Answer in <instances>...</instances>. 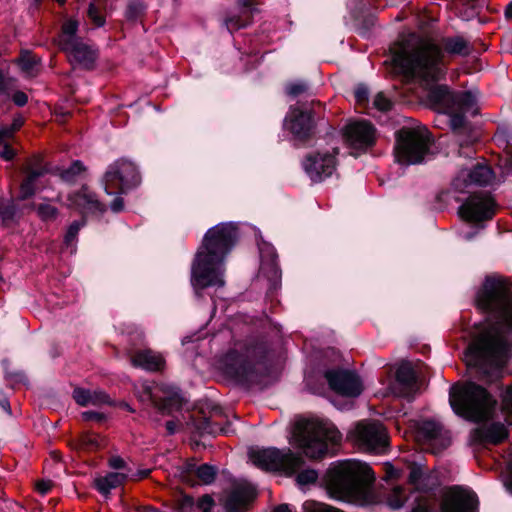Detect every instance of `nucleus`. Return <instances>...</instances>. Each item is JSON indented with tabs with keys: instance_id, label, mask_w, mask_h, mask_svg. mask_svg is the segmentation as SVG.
<instances>
[{
	"instance_id": "f257e3e1",
	"label": "nucleus",
	"mask_w": 512,
	"mask_h": 512,
	"mask_svg": "<svg viewBox=\"0 0 512 512\" xmlns=\"http://www.w3.org/2000/svg\"><path fill=\"white\" fill-rule=\"evenodd\" d=\"M475 304L491 324L469 344L465 361L490 376L498 373L511 355V284L504 278L487 277L476 294Z\"/></svg>"
},
{
	"instance_id": "f03ea898",
	"label": "nucleus",
	"mask_w": 512,
	"mask_h": 512,
	"mask_svg": "<svg viewBox=\"0 0 512 512\" xmlns=\"http://www.w3.org/2000/svg\"><path fill=\"white\" fill-rule=\"evenodd\" d=\"M472 50L470 42L459 35L445 37L440 44L428 38H418L412 47L394 51L392 62L406 78L437 82L446 74V54L465 57Z\"/></svg>"
},
{
	"instance_id": "7ed1b4c3",
	"label": "nucleus",
	"mask_w": 512,
	"mask_h": 512,
	"mask_svg": "<svg viewBox=\"0 0 512 512\" xmlns=\"http://www.w3.org/2000/svg\"><path fill=\"white\" fill-rule=\"evenodd\" d=\"M237 239V226L231 222L219 223L205 233L191 268L192 284L196 288L224 286L225 258Z\"/></svg>"
},
{
	"instance_id": "20e7f679",
	"label": "nucleus",
	"mask_w": 512,
	"mask_h": 512,
	"mask_svg": "<svg viewBox=\"0 0 512 512\" xmlns=\"http://www.w3.org/2000/svg\"><path fill=\"white\" fill-rule=\"evenodd\" d=\"M374 481L371 467L357 460L338 462L326 473V488L332 498L359 505L376 502L372 490Z\"/></svg>"
},
{
	"instance_id": "39448f33",
	"label": "nucleus",
	"mask_w": 512,
	"mask_h": 512,
	"mask_svg": "<svg viewBox=\"0 0 512 512\" xmlns=\"http://www.w3.org/2000/svg\"><path fill=\"white\" fill-rule=\"evenodd\" d=\"M429 99L444 113L450 116V125L457 133V141L460 147L467 146L477 140V136H469V139H462L465 128V114L475 115L478 112L476 97L469 91L450 92L445 85L436 86L429 92Z\"/></svg>"
},
{
	"instance_id": "423d86ee",
	"label": "nucleus",
	"mask_w": 512,
	"mask_h": 512,
	"mask_svg": "<svg viewBox=\"0 0 512 512\" xmlns=\"http://www.w3.org/2000/svg\"><path fill=\"white\" fill-rule=\"evenodd\" d=\"M449 401L456 414L474 422L490 418L496 404L483 387L472 382L453 385Z\"/></svg>"
},
{
	"instance_id": "0eeeda50",
	"label": "nucleus",
	"mask_w": 512,
	"mask_h": 512,
	"mask_svg": "<svg viewBox=\"0 0 512 512\" xmlns=\"http://www.w3.org/2000/svg\"><path fill=\"white\" fill-rule=\"evenodd\" d=\"M295 438L307 457L319 459L340 443L342 435L332 423L305 421L298 424Z\"/></svg>"
},
{
	"instance_id": "6e6552de",
	"label": "nucleus",
	"mask_w": 512,
	"mask_h": 512,
	"mask_svg": "<svg viewBox=\"0 0 512 512\" xmlns=\"http://www.w3.org/2000/svg\"><path fill=\"white\" fill-rule=\"evenodd\" d=\"M430 135L422 129H401L397 134L395 157L400 164L421 163L429 151Z\"/></svg>"
},
{
	"instance_id": "1a4fd4ad",
	"label": "nucleus",
	"mask_w": 512,
	"mask_h": 512,
	"mask_svg": "<svg viewBox=\"0 0 512 512\" xmlns=\"http://www.w3.org/2000/svg\"><path fill=\"white\" fill-rule=\"evenodd\" d=\"M141 176L137 166L127 158L111 163L103 176L104 190L108 195H121L137 187Z\"/></svg>"
},
{
	"instance_id": "9d476101",
	"label": "nucleus",
	"mask_w": 512,
	"mask_h": 512,
	"mask_svg": "<svg viewBox=\"0 0 512 512\" xmlns=\"http://www.w3.org/2000/svg\"><path fill=\"white\" fill-rule=\"evenodd\" d=\"M77 30L78 22L76 20L68 19L65 21L62 25L58 44L60 49L67 54L70 62L90 69L96 60L97 52L76 36Z\"/></svg>"
},
{
	"instance_id": "9b49d317",
	"label": "nucleus",
	"mask_w": 512,
	"mask_h": 512,
	"mask_svg": "<svg viewBox=\"0 0 512 512\" xmlns=\"http://www.w3.org/2000/svg\"><path fill=\"white\" fill-rule=\"evenodd\" d=\"M251 462L262 470L284 471L294 473L303 465V459L290 450L281 451L276 448L251 449Z\"/></svg>"
},
{
	"instance_id": "f8f14e48",
	"label": "nucleus",
	"mask_w": 512,
	"mask_h": 512,
	"mask_svg": "<svg viewBox=\"0 0 512 512\" xmlns=\"http://www.w3.org/2000/svg\"><path fill=\"white\" fill-rule=\"evenodd\" d=\"M348 437L361 450L382 453L388 446L385 427L375 420H362L355 424Z\"/></svg>"
},
{
	"instance_id": "ddd939ff",
	"label": "nucleus",
	"mask_w": 512,
	"mask_h": 512,
	"mask_svg": "<svg viewBox=\"0 0 512 512\" xmlns=\"http://www.w3.org/2000/svg\"><path fill=\"white\" fill-rule=\"evenodd\" d=\"M494 200L487 193L472 194L459 208L462 218L470 222L491 219L494 214Z\"/></svg>"
},
{
	"instance_id": "4468645a",
	"label": "nucleus",
	"mask_w": 512,
	"mask_h": 512,
	"mask_svg": "<svg viewBox=\"0 0 512 512\" xmlns=\"http://www.w3.org/2000/svg\"><path fill=\"white\" fill-rule=\"evenodd\" d=\"M338 149L334 148L332 153H315L306 157L303 167L307 175L314 182L323 181L330 177L336 170V155Z\"/></svg>"
},
{
	"instance_id": "2eb2a0df",
	"label": "nucleus",
	"mask_w": 512,
	"mask_h": 512,
	"mask_svg": "<svg viewBox=\"0 0 512 512\" xmlns=\"http://www.w3.org/2000/svg\"><path fill=\"white\" fill-rule=\"evenodd\" d=\"M344 138L350 148L365 151L374 145L376 129L368 121H353L346 125Z\"/></svg>"
},
{
	"instance_id": "dca6fc26",
	"label": "nucleus",
	"mask_w": 512,
	"mask_h": 512,
	"mask_svg": "<svg viewBox=\"0 0 512 512\" xmlns=\"http://www.w3.org/2000/svg\"><path fill=\"white\" fill-rule=\"evenodd\" d=\"M330 388L347 397H358L363 391L359 376L347 370H328L325 373Z\"/></svg>"
},
{
	"instance_id": "f3484780",
	"label": "nucleus",
	"mask_w": 512,
	"mask_h": 512,
	"mask_svg": "<svg viewBox=\"0 0 512 512\" xmlns=\"http://www.w3.org/2000/svg\"><path fill=\"white\" fill-rule=\"evenodd\" d=\"M494 173L485 164H477L473 169H462L454 178L452 186L455 191L464 193L472 185L485 186L492 183Z\"/></svg>"
},
{
	"instance_id": "a211bd4d",
	"label": "nucleus",
	"mask_w": 512,
	"mask_h": 512,
	"mask_svg": "<svg viewBox=\"0 0 512 512\" xmlns=\"http://www.w3.org/2000/svg\"><path fill=\"white\" fill-rule=\"evenodd\" d=\"M220 367L227 375L238 381H250L252 379L253 364L247 355L237 350H230L222 356Z\"/></svg>"
},
{
	"instance_id": "6ab92c4d",
	"label": "nucleus",
	"mask_w": 512,
	"mask_h": 512,
	"mask_svg": "<svg viewBox=\"0 0 512 512\" xmlns=\"http://www.w3.org/2000/svg\"><path fill=\"white\" fill-rule=\"evenodd\" d=\"M285 127L296 139L306 141L315 133V122L311 112L293 108L285 118Z\"/></svg>"
},
{
	"instance_id": "aec40b11",
	"label": "nucleus",
	"mask_w": 512,
	"mask_h": 512,
	"mask_svg": "<svg viewBox=\"0 0 512 512\" xmlns=\"http://www.w3.org/2000/svg\"><path fill=\"white\" fill-rule=\"evenodd\" d=\"M48 171L49 169L40 155L30 157L23 167L25 178L20 185L19 198L25 200L34 195L38 179Z\"/></svg>"
},
{
	"instance_id": "412c9836",
	"label": "nucleus",
	"mask_w": 512,
	"mask_h": 512,
	"mask_svg": "<svg viewBox=\"0 0 512 512\" xmlns=\"http://www.w3.org/2000/svg\"><path fill=\"white\" fill-rule=\"evenodd\" d=\"M256 497V489L246 481L234 484L227 496L224 507L226 512H245L247 505Z\"/></svg>"
},
{
	"instance_id": "4be33fe9",
	"label": "nucleus",
	"mask_w": 512,
	"mask_h": 512,
	"mask_svg": "<svg viewBox=\"0 0 512 512\" xmlns=\"http://www.w3.org/2000/svg\"><path fill=\"white\" fill-rule=\"evenodd\" d=\"M477 506L476 495L468 490L454 488L444 498L442 512H474Z\"/></svg>"
},
{
	"instance_id": "5701e85b",
	"label": "nucleus",
	"mask_w": 512,
	"mask_h": 512,
	"mask_svg": "<svg viewBox=\"0 0 512 512\" xmlns=\"http://www.w3.org/2000/svg\"><path fill=\"white\" fill-rule=\"evenodd\" d=\"M507 435V430L503 424L492 423L474 429L470 434V441L474 445L486 446L502 442Z\"/></svg>"
},
{
	"instance_id": "b1692460",
	"label": "nucleus",
	"mask_w": 512,
	"mask_h": 512,
	"mask_svg": "<svg viewBox=\"0 0 512 512\" xmlns=\"http://www.w3.org/2000/svg\"><path fill=\"white\" fill-rule=\"evenodd\" d=\"M418 436L429 444L438 445L442 449L450 444L448 431L444 430L442 425L436 421L425 420L419 423Z\"/></svg>"
},
{
	"instance_id": "393cba45",
	"label": "nucleus",
	"mask_w": 512,
	"mask_h": 512,
	"mask_svg": "<svg viewBox=\"0 0 512 512\" xmlns=\"http://www.w3.org/2000/svg\"><path fill=\"white\" fill-rule=\"evenodd\" d=\"M68 200L71 206L82 213H103L106 210V206L87 187L70 194Z\"/></svg>"
},
{
	"instance_id": "a878e982",
	"label": "nucleus",
	"mask_w": 512,
	"mask_h": 512,
	"mask_svg": "<svg viewBox=\"0 0 512 512\" xmlns=\"http://www.w3.org/2000/svg\"><path fill=\"white\" fill-rule=\"evenodd\" d=\"M130 361L134 367L150 372L161 371L165 365L163 356L150 349L136 351L131 355Z\"/></svg>"
},
{
	"instance_id": "bb28decb",
	"label": "nucleus",
	"mask_w": 512,
	"mask_h": 512,
	"mask_svg": "<svg viewBox=\"0 0 512 512\" xmlns=\"http://www.w3.org/2000/svg\"><path fill=\"white\" fill-rule=\"evenodd\" d=\"M397 391L404 398H413L416 392V375L409 364H402L396 371Z\"/></svg>"
},
{
	"instance_id": "cd10ccee",
	"label": "nucleus",
	"mask_w": 512,
	"mask_h": 512,
	"mask_svg": "<svg viewBox=\"0 0 512 512\" xmlns=\"http://www.w3.org/2000/svg\"><path fill=\"white\" fill-rule=\"evenodd\" d=\"M261 267L260 271L271 281L277 282L281 277V271L278 266V256L276 250L270 244H264L260 247Z\"/></svg>"
},
{
	"instance_id": "c85d7f7f",
	"label": "nucleus",
	"mask_w": 512,
	"mask_h": 512,
	"mask_svg": "<svg viewBox=\"0 0 512 512\" xmlns=\"http://www.w3.org/2000/svg\"><path fill=\"white\" fill-rule=\"evenodd\" d=\"M139 399L142 402H149L159 410L166 411L170 410L172 406L179 405V401L176 394L166 396L163 399H160L153 387L144 383L141 385V391L139 392Z\"/></svg>"
},
{
	"instance_id": "c756f323",
	"label": "nucleus",
	"mask_w": 512,
	"mask_h": 512,
	"mask_svg": "<svg viewBox=\"0 0 512 512\" xmlns=\"http://www.w3.org/2000/svg\"><path fill=\"white\" fill-rule=\"evenodd\" d=\"M73 399L80 406H99L108 404L109 396L101 390H89L84 388H75L73 391Z\"/></svg>"
},
{
	"instance_id": "7c9ffc66",
	"label": "nucleus",
	"mask_w": 512,
	"mask_h": 512,
	"mask_svg": "<svg viewBox=\"0 0 512 512\" xmlns=\"http://www.w3.org/2000/svg\"><path fill=\"white\" fill-rule=\"evenodd\" d=\"M128 479V475L120 472L109 473L104 477L95 479L96 489L103 495H108L112 489L117 488Z\"/></svg>"
},
{
	"instance_id": "2f4dec72",
	"label": "nucleus",
	"mask_w": 512,
	"mask_h": 512,
	"mask_svg": "<svg viewBox=\"0 0 512 512\" xmlns=\"http://www.w3.org/2000/svg\"><path fill=\"white\" fill-rule=\"evenodd\" d=\"M185 472L187 474H195L198 478V483L201 484H211L216 477V468L208 465L202 464L197 466L194 463H187L185 465Z\"/></svg>"
},
{
	"instance_id": "473e14b6",
	"label": "nucleus",
	"mask_w": 512,
	"mask_h": 512,
	"mask_svg": "<svg viewBox=\"0 0 512 512\" xmlns=\"http://www.w3.org/2000/svg\"><path fill=\"white\" fill-rule=\"evenodd\" d=\"M33 209L36 211L37 216L44 222L54 221L59 214L58 208L48 200L34 204Z\"/></svg>"
},
{
	"instance_id": "72a5a7b5",
	"label": "nucleus",
	"mask_w": 512,
	"mask_h": 512,
	"mask_svg": "<svg viewBox=\"0 0 512 512\" xmlns=\"http://www.w3.org/2000/svg\"><path fill=\"white\" fill-rule=\"evenodd\" d=\"M428 476L424 473V469L420 465H412L409 471V482L412 484L417 490H426L428 488Z\"/></svg>"
},
{
	"instance_id": "f704fd0d",
	"label": "nucleus",
	"mask_w": 512,
	"mask_h": 512,
	"mask_svg": "<svg viewBox=\"0 0 512 512\" xmlns=\"http://www.w3.org/2000/svg\"><path fill=\"white\" fill-rule=\"evenodd\" d=\"M87 16L95 27H102L105 24V16L102 13L100 1L93 0L89 4Z\"/></svg>"
},
{
	"instance_id": "c9c22d12",
	"label": "nucleus",
	"mask_w": 512,
	"mask_h": 512,
	"mask_svg": "<svg viewBox=\"0 0 512 512\" xmlns=\"http://www.w3.org/2000/svg\"><path fill=\"white\" fill-rule=\"evenodd\" d=\"M407 500L405 490L401 486L392 489L387 498V504L392 509H400Z\"/></svg>"
},
{
	"instance_id": "e433bc0d",
	"label": "nucleus",
	"mask_w": 512,
	"mask_h": 512,
	"mask_svg": "<svg viewBox=\"0 0 512 512\" xmlns=\"http://www.w3.org/2000/svg\"><path fill=\"white\" fill-rule=\"evenodd\" d=\"M502 412L506 422L512 425V385L507 387L502 395Z\"/></svg>"
},
{
	"instance_id": "4c0bfd02",
	"label": "nucleus",
	"mask_w": 512,
	"mask_h": 512,
	"mask_svg": "<svg viewBox=\"0 0 512 512\" xmlns=\"http://www.w3.org/2000/svg\"><path fill=\"white\" fill-rule=\"evenodd\" d=\"M102 439L93 433H85L80 438V447L85 450H94L101 445Z\"/></svg>"
},
{
	"instance_id": "58836bf2",
	"label": "nucleus",
	"mask_w": 512,
	"mask_h": 512,
	"mask_svg": "<svg viewBox=\"0 0 512 512\" xmlns=\"http://www.w3.org/2000/svg\"><path fill=\"white\" fill-rule=\"evenodd\" d=\"M84 170V167L80 161H75L71 164V166L67 169H64L60 176L63 180L67 182H72L75 180L76 176H78L82 171Z\"/></svg>"
},
{
	"instance_id": "ea45409f",
	"label": "nucleus",
	"mask_w": 512,
	"mask_h": 512,
	"mask_svg": "<svg viewBox=\"0 0 512 512\" xmlns=\"http://www.w3.org/2000/svg\"><path fill=\"white\" fill-rule=\"evenodd\" d=\"M18 63L24 72H26L27 74H32L34 68L38 64V59L32 54L26 52L21 55Z\"/></svg>"
},
{
	"instance_id": "a19ab883",
	"label": "nucleus",
	"mask_w": 512,
	"mask_h": 512,
	"mask_svg": "<svg viewBox=\"0 0 512 512\" xmlns=\"http://www.w3.org/2000/svg\"><path fill=\"white\" fill-rule=\"evenodd\" d=\"M417 504L412 512H434L435 500L427 496H421L416 499Z\"/></svg>"
},
{
	"instance_id": "79ce46f5",
	"label": "nucleus",
	"mask_w": 512,
	"mask_h": 512,
	"mask_svg": "<svg viewBox=\"0 0 512 512\" xmlns=\"http://www.w3.org/2000/svg\"><path fill=\"white\" fill-rule=\"evenodd\" d=\"M373 108L381 112H387L392 108V102L387 98L384 93L379 92L373 99Z\"/></svg>"
},
{
	"instance_id": "37998d69",
	"label": "nucleus",
	"mask_w": 512,
	"mask_h": 512,
	"mask_svg": "<svg viewBox=\"0 0 512 512\" xmlns=\"http://www.w3.org/2000/svg\"><path fill=\"white\" fill-rule=\"evenodd\" d=\"M317 478H318V473L315 470L307 469V470L301 471L297 475V482L300 485H307V484H312V483L316 482Z\"/></svg>"
},
{
	"instance_id": "c03bdc74",
	"label": "nucleus",
	"mask_w": 512,
	"mask_h": 512,
	"mask_svg": "<svg viewBox=\"0 0 512 512\" xmlns=\"http://www.w3.org/2000/svg\"><path fill=\"white\" fill-rule=\"evenodd\" d=\"M307 89H308V86L303 81L292 82L286 86L287 94L290 96H293V97H297V96L305 93L307 91Z\"/></svg>"
},
{
	"instance_id": "a18cd8bd",
	"label": "nucleus",
	"mask_w": 512,
	"mask_h": 512,
	"mask_svg": "<svg viewBox=\"0 0 512 512\" xmlns=\"http://www.w3.org/2000/svg\"><path fill=\"white\" fill-rule=\"evenodd\" d=\"M84 225V222L82 221H74L69 227H68V230L65 234V243L67 245H70L72 244L77 235H78V232L80 230V228Z\"/></svg>"
},
{
	"instance_id": "49530a36",
	"label": "nucleus",
	"mask_w": 512,
	"mask_h": 512,
	"mask_svg": "<svg viewBox=\"0 0 512 512\" xmlns=\"http://www.w3.org/2000/svg\"><path fill=\"white\" fill-rule=\"evenodd\" d=\"M248 16L245 19H242L240 16H233L226 20L227 29L230 32L238 30L240 28L245 27L248 24Z\"/></svg>"
},
{
	"instance_id": "de8ad7c7",
	"label": "nucleus",
	"mask_w": 512,
	"mask_h": 512,
	"mask_svg": "<svg viewBox=\"0 0 512 512\" xmlns=\"http://www.w3.org/2000/svg\"><path fill=\"white\" fill-rule=\"evenodd\" d=\"M354 94H355L356 104L361 107H366L368 104V97H369L368 89L363 85H359L355 89Z\"/></svg>"
},
{
	"instance_id": "09e8293b",
	"label": "nucleus",
	"mask_w": 512,
	"mask_h": 512,
	"mask_svg": "<svg viewBox=\"0 0 512 512\" xmlns=\"http://www.w3.org/2000/svg\"><path fill=\"white\" fill-rule=\"evenodd\" d=\"M214 505V500L210 495H203L197 503L199 509L203 512H209Z\"/></svg>"
},
{
	"instance_id": "8fccbe9b",
	"label": "nucleus",
	"mask_w": 512,
	"mask_h": 512,
	"mask_svg": "<svg viewBox=\"0 0 512 512\" xmlns=\"http://www.w3.org/2000/svg\"><path fill=\"white\" fill-rule=\"evenodd\" d=\"M15 212L14 208L11 206H7L5 208L0 209V217L4 223L12 221L14 218Z\"/></svg>"
},
{
	"instance_id": "3c124183",
	"label": "nucleus",
	"mask_w": 512,
	"mask_h": 512,
	"mask_svg": "<svg viewBox=\"0 0 512 512\" xmlns=\"http://www.w3.org/2000/svg\"><path fill=\"white\" fill-rule=\"evenodd\" d=\"M12 100L17 106L22 107L28 102V96L22 91H16L12 95Z\"/></svg>"
},
{
	"instance_id": "603ef678",
	"label": "nucleus",
	"mask_w": 512,
	"mask_h": 512,
	"mask_svg": "<svg viewBox=\"0 0 512 512\" xmlns=\"http://www.w3.org/2000/svg\"><path fill=\"white\" fill-rule=\"evenodd\" d=\"M52 488V481L50 480H41L36 483V489L42 495L48 493Z\"/></svg>"
},
{
	"instance_id": "864d4df0",
	"label": "nucleus",
	"mask_w": 512,
	"mask_h": 512,
	"mask_svg": "<svg viewBox=\"0 0 512 512\" xmlns=\"http://www.w3.org/2000/svg\"><path fill=\"white\" fill-rule=\"evenodd\" d=\"M15 151L8 144H5L2 151L0 152V157L6 161H10L14 158Z\"/></svg>"
},
{
	"instance_id": "5fc2aeb1",
	"label": "nucleus",
	"mask_w": 512,
	"mask_h": 512,
	"mask_svg": "<svg viewBox=\"0 0 512 512\" xmlns=\"http://www.w3.org/2000/svg\"><path fill=\"white\" fill-rule=\"evenodd\" d=\"M82 418L85 421H91V420L102 421L104 419V416L98 412L85 411L82 413Z\"/></svg>"
},
{
	"instance_id": "6e6d98bb",
	"label": "nucleus",
	"mask_w": 512,
	"mask_h": 512,
	"mask_svg": "<svg viewBox=\"0 0 512 512\" xmlns=\"http://www.w3.org/2000/svg\"><path fill=\"white\" fill-rule=\"evenodd\" d=\"M139 12H140V5H138L136 3H132L127 8L126 17L128 19H135L138 16Z\"/></svg>"
},
{
	"instance_id": "4d7b16f0",
	"label": "nucleus",
	"mask_w": 512,
	"mask_h": 512,
	"mask_svg": "<svg viewBox=\"0 0 512 512\" xmlns=\"http://www.w3.org/2000/svg\"><path fill=\"white\" fill-rule=\"evenodd\" d=\"M124 208V201H123V198L120 197V196H117L113 202L110 204V209L113 211V212H121Z\"/></svg>"
},
{
	"instance_id": "13d9d810",
	"label": "nucleus",
	"mask_w": 512,
	"mask_h": 512,
	"mask_svg": "<svg viewBox=\"0 0 512 512\" xmlns=\"http://www.w3.org/2000/svg\"><path fill=\"white\" fill-rule=\"evenodd\" d=\"M109 465L113 469H122L125 465V462L121 457L114 456V457L110 458Z\"/></svg>"
},
{
	"instance_id": "bf43d9fd",
	"label": "nucleus",
	"mask_w": 512,
	"mask_h": 512,
	"mask_svg": "<svg viewBox=\"0 0 512 512\" xmlns=\"http://www.w3.org/2000/svg\"><path fill=\"white\" fill-rule=\"evenodd\" d=\"M13 128L10 126H4L0 128V142L5 139H9L13 136Z\"/></svg>"
},
{
	"instance_id": "052dcab7",
	"label": "nucleus",
	"mask_w": 512,
	"mask_h": 512,
	"mask_svg": "<svg viewBox=\"0 0 512 512\" xmlns=\"http://www.w3.org/2000/svg\"><path fill=\"white\" fill-rule=\"evenodd\" d=\"M13 128L10 126H4L0 128V142L5 139H9L13 136Z\"/></svg>"
},
{
	"instance_id": "680f3d73",
	"label": "nucleus",
	"mask_w": 512,
	"mask_h": 512,
	"mask_svg": "<svg viewBox=\"0 0 512 512\" xmlns=\"http://www.w3.org/2000/svg\"><path fill=\"white\" fill-rule=\"evenodd\" d=\"M150 474V469L139 470L135 474L131 475L132 480H140L146 478Z\"/></svg>"
},
{
	"instance_id": "e2e57ef3",
	"label": "nucleus",
	"mask_w": 512,
	"mask_h": 512,
	"mask_svg": "<svg viewBox=\"0 0 512 512\" xmlns=\"http://www.w3.org/2000/svg\"><path fill=\"white\" fill-rule=\"evenodd\" d=\"M177 425L174 421H168L166 423V429L169 434H174L176 432Z\"/></svg>"
},
{
	"instance_id": "0e129e2a",
	"label": "nucleus",
	"mask_w": 512,
	"mask_h": 512,
	"mask_svg": "<svg viewBox=\"0 0 512 512\" xmlns=\"http://www.w3.org/2000/svg\"><path fill=\"white\" fill-rule=\"evenodd\" d=\"M0 406H1V407H2L6 412H8L9 414L11 413V411H10V404H9L8 399H6V398L0 399Z\"/></svg>"
},
{
	"instance_id": "69168bd1",
	"label": "nucleus",
	"mask_w": 512,
	"mask_h": 512,
	"mask_svg": "<svg viewBox=\"0 0 512 512\" xmlns=\"http://www.w3.org/2000/svg\"><path fill=\"white\" fill-rule=\"evenodd\" d=\"M22 120L21 119H15L14 122L10 125L11 128H13V133H15L21 126H22Z\"/></svg>"
},
{
	"instance_id": "338daca9",
	"label": "nucleus",
	"mask_w": 512,
	"mask_h": 512,
	"mask_svg": "<svg viewBox=\"0 0 512 512\" xmlns=\"http://www.w3.org/2000/svg\"><path fill=\"white\" fill-rule=\"evenodd\" d=\"M274 512H291L288 505L281 504L274 509Z\"/></svg>"
},
{
	"instance_id": "774afa93",
	"label": "nucleus",
	"mask_w": 512,
	"mask_h": 512,
	"mask_svg": "<svg viewBox=\"0 0 512 512\" xmlns=\"http://www.w3.org/2000/svg\"><path fill=\"white\" fill-rule=\"evenodd\" d=\"M505 15L508 19H512V2H510L506 9H505Z\"/></svg>"
}]
</instances>
